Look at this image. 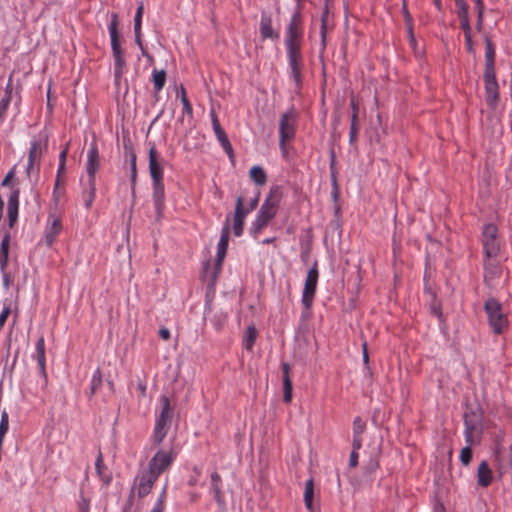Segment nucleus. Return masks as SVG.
Masks as SVG:
<instances>
[{
  "instance_id": "obj_1",
  "label": "nucleus",
  "mask_w": 512,
  "mask_h": 512,
  "mask_svg": "<svg viewBox=\"0 0 512 512\" xmlns=\"http://www.w3.org/2000/svg\"><path fill=\"white\" fill-rule=\"evenodd\" d=\"M303 38V28L301 14L296 10L292 15L290 22L286 29L285 46L287 50V57L291 69L292 78L299 86L302 79V54L301 42Z\"/></svg>"
},
{
  "instance_id": "obj_2",
  "label": "nucleus",
  "mask_w": 512,
  "mask_h": 512,
  "mask_svg": "<svg viewBox=\"0 0 512 512\" xmlns=\"http://www.w3.org/2000/svg\"><path fill=\"white\" fill-rule=\"evenodd\" d=\"M282 199V190L279 186L271 187L268 196L261 205L254 222L251 225L250 233L256 237L275 217L279 203Z\"/></svg>"
},
{
  "instance_id": "obj_3",
  "label": "nucleus",
  "mask_w": 512,
  "mask_h": 512,
  "mask_svg": "<svg viewBox=\"0 0 512 512\" xmlns=\"http://www.w3.org/2000/svg\"><path fill=\"white\" fill-rule=\"evenodd\" d=\"M230 215L227 216L226 221L223 225V228L221 230L220 239L217 245V255L214 263V268H210V263L207 261L204 264V273H203V280L207 283V287L210 291L214 290L218 275L220 273L222 263L224 261V258L226 256L227 248H228V242H229V235H230Z\"/></svg>"
},
{
  "instance_id": "obj_4",
  "label": "nucleus",
  "mask_w": 512,
  "mask_h": 512,
  "mask_svg": "<svg viewBox=\"0 0 512 512\" xmlns=\"http://www.w3.org/2000/svg\"><path fill=\"white\" fill-rule=\"evenodd\" d=\"M109 34L111 38V48L114 58V76L118 80L123 72L126 65L124 59V53L120 45V37L118 32V15L113 13L109 24Z\"/></svg>"
},
{
  "instance_id": "obj_5",
  "label": "nucleus",
  "mask_w": 512,
  "mask_h": 512,
  "mask_svg": "<svg viewBox=\"0 0 512 512\" xmlns=\"http://www.w3.org/2000/svg\"><path fill=\"white\" fill-rule=\"evenodd\" d=\"M489 326L495 334H502L508 327V320L502 304L495 298H489L484 304Z\"/></svg>"
},
{
  "instance_id": "obj_6",
  "label": "nucleus",
  "mask_w": 512,
  "mask_h": 512,
  "mask_svg": "<svg viewBox=\"0 0 512 512\" xmlns=\"http://www.w3.org/2000/svg\"><path fill=\"white\" fill-rule=\"evenodd\" d=\"M162 409L158 416L153 432V443L159 445L166 437L173 416L170 400L167 396H161Z\"/></svg>"
},
{
  "instance_id": "obj_7",
  "label": "nucleus",
  "mask_w": 512,
  "mask_h": 512,
  "mask_svg": "<svg viewBox=\"0 0 512 512\" xmlns=\"http://www.w3.org/2000/svg\"><path fill=\"white\" fill-rule=\"evenodd\" d=\"M297 113L291 108L280 117L279 121V146L285 149V144L291 141L296 134Z\"/></svg>"
},
{
  "instance_id": "obj_8",
  "label": "nucleus",
  "mask_w": 512,
  "mask_h": 512,
  "mask_svg": "<svg viewBox=\"0 0 512 512\" xmlns=\"http://www.w3.org/2000/svg\"><path fill=\"white\" fill-rule=\"evenodd\" d=\"M482 245L487 259L496 258L500 252L498 229L496 225L485 224L482 230Z\"/></svg>"
},
{
  "instance_id": "obj_9",
  "label": "nucleus",
  "mask_w": 512,
  "mask_h": 512,
  "mask_svg": "<svg viewBox=\"0 0 512 512\" xmlns=\"http://www.w3.org/2000/svg\"><path fill=\"white\" fill-rule=\"evenodd\" d=\"M482 412L479 408H467L464 413V436L466 442L471 445L473 443L474 432L482 427Z\"/></svg>"
},
{
  "instance_id": "obj_10",
  "label": "nucleus",
  "mask_w": 512,
  "mask_h": 512,
  "mask_svg": "<svg viewBox=\"0 0 512 512\" xmlns=\"http://www.w3.org/2000/svg\"><path fill=\"white\" fill-rule=\"evenodd\" d=\"M319 272L317 268V263H315L310 270L308 271L303 293H302V304L305 309H310L314 300V296L316 293V287L318 282Z\"/></svg>"
},
{
  "instance_id": "obj_11",
  "label": "nucleus",
  "mask_w": 512,
  "mask_h": 512,
  "mask_svg": "<svg viewBox=\"0 0 512 512\" xmlns=\"http://www.w3.org/2000/svg\"><path fill=\"white\" fill-rule=\"evenodd\" d=\"M176 454L173 450L168 452L158 451L149 461L148 470L159 477L173 462Z\"/></svg>"
},
{
  "instance_id": "obj_12",
  "label": "nucleus",
  "mask_w": 512,
  "mask_h": 512,
  "mask_svg": "<svg viewBox=\"0 0 512 512\" xmlns=\"http://www.w3.org/2000/svg\"><path fill=\"white\" fill-rule=\"evenodd\" d=\"M485 93L487 104L491 108H496L499 100V86L496 80L495 71H484Z\"/></svg>"
},
{
  "instance_id": "obj_13",
  "label": "nucleus",
  "mask_w": 512,
  "mask_h": 512,
  "mask_svg": "<svg viewBox=\"0 0 512 512\" xmlns=\"http://www.w3.org/2000/svg\"><path fill=\"white\" fill-rule=\"evenodd\" d=\"M247 214V210H245L244 206V196H238L232 218V229L236 237H240L243 234L244 220Z\"/></svg>"
},
{
  "instance_id": "obj_14",
  "label": "nucleus",
  "mask_w": 512,
  "mask_h": 512,
  "mask_svg": "<svg viewBox=\"0 0 512 512\" xmlns=\"http://www.w3.org/2000/svg\"><path fill=\"white\" fill-rule=\"evenodd\" d=\"M163 159L157 152L155 145H152L149 149V172L152 181L163 180L164 169Z\"/></svg>"
},
{
  "instance_id": "obj_15",
  "label": "nucleus",
  "mask_w": 512,
  "mask_h": 512,
  "mask_svg": "<svg viewBox=\"0 0 512 512\" xmlns=\"http://www.w3.org/2000/svg\"><path fill=\"white\" fill-rule=\"evenodd\" d=\"M48 145L47 135L40 134L36 139L31 141V146L28 152V161L38 163L42 154L46 151Z\"/></svg>"
},
{
  "instance_id": "obj_16",
  "label": "nucleus",
  "mask_w": 512,
  "mask_h": 512,
  "mask_svg": "<svg viewBox=\"0 0 512 512\" xmlns=\"http://www.w3.org/2000/svg\"><path fill=\"white\" fill-rule=\"evenodd\" d=\"M152 187L156 216L159 219L162 216L165 202V190L163 180L152 181Z\"/></svg>"
},
{
  "instance_id": "obj_17",
  "label": "nucleus",
  "mask_w": 512,
  "mask_h": 512,
  "mask_svg": "<svg viewBox=\"0 0 512 512\" xmlns=\"http://www.w3.org/2000/svg\"><path fill=\"white\" fill-rule=\"evenodd\" d=\"M19 196L20 190L14 189L8 198L7 215L10 228H13L18 219Z\"/></svg>"
},
{
  "instance_id": "obj_18",
  "label": "nucleus",
  "mask_w": 512,
  "mask_h": 512,
  "mask_svg": "<svg viewBox=\"0 0 512 512\" xmlns=\"http://www.w3.org/2000/svg\"><path fill=\"white\" fill-rule=\"evenodd\" d=\"M158 477L151 473L149 470L144 472L139 477V483L137 487V494L140 498L145 497L148 495L154 485V483L157 481Z\"/></svg>"
},
{
  "instance_id": "obj_19",
  "label": "nucleus",
  "mask_w": 512,
  "mask_h": 512,
  "mask_svg": "<svg viewBox=\"0 0 512 512\" xmlns=\"http://www.w3.org/2000/svg\"><path fill=\"white\" fill-rule=\"evenodd\" d=\"M100 159L96 143H93L87 153V173L88 179H95V174L99 168Z\"/></svg>"
},
{
  "instance_id": "obj_20",
  "label": "nucleus",
  "mask_w": 512,
  "mask_h": 512,
  "mask_svg": "<svg viewBox=\"0 0 512 512\" xmlns=\"http://www.w3.org/2000/svg\"><path fill=\"white\" fill-rule=\"evenodd\" d=\"M494 466L499 474V477H502L504 474L512 471V457L511 455L504 454L497 450L495 452Z\"/></svg>"
},
{
  "instance_id": "obj_21",
  "label": "nucleus",
  "mask_w": 512,
  "mask_h": 512,
  "mask_svg": "<svg viewBox=\"0 0 512 512\" xmlns=\"http://www.w3.org/2000/svg\"><path fill=\"white\" fill-rule=\"evenodd\" d=\"M62 229V224L59 218L54 215L49 216V223L45 231V243L47 246H51L55 241L57 235Z\"/></svg>"
},
{
  "instance_id": "obj_22",
  "label": "nucleus",
  "mask_w": 512,
  "mask_h": 512,
  "mask_svg": "<svg viewBox=\"0 0 512 512\" xmlns=\"http://www.w3.org/2000/svg\"><path fill=\"white\" fill-rule=\"evenodd\" d=\"M45 340L44 337L41 336L38 338L35 345V354L33 358L36 360L40 374L43 377H46V356H45Z\"/></svg>"
},
{
  "instance_id": "obj_23",
  "label": "nucleus",
  "mask_w": 512,
  "mask_h": 512,
  "mask_svg": "<svg viewBox=\"0 0 512 512\" xmlns=\"http://www.w3.org/2000/svg\"><path fill=\"white\" fill-rule=\"evenodd\" d=\"M283 381V400L290 403L292 400V381L290 378V365L286 362L281 364Z\"/></svg>"
},
{
  "instance_id": "obj_24",
  "label": "nucleus",
  "mask_w": 512,
  "mask_h": 512,
  "mask_svg": "<svg viewBox=\"0 0 512 512\" xmlns=\"http://www.w3.org/2000/svg\"><path fill=\"white\" fill-rule=\"evenodd\" d=\"M492 471L487 461H482L477 469V483L481 487H488L492 482Z\"/></svg>"
},
{
  "instance_id": "obj_25",
  "label": "nucleus",
  "mask_w": 512,
  "mask_h": 512,
  "mask_svg": "<svg viewBox=\"0 0 512 512\" xmlns=\"http://www.w3.org/2000/svg\"><path fill=\"white\" fill-rule=\"evenodd\" d=\"M260 34L263 39H278L279 34L272 28V19L266 13H262L260 20Z\"/></svg>"
},
{
  "instance_id": "obj_26",
  "label": "nucleus",
  "mask_w": 512,
  "mask_h": 512,
  "mask_svg": "<svg viewBox=\"0 0 512 512\" xmlns=\"http://www.w3.org/2000/svg\"><path fill=\"white\" fill-rule=\"evenodd\" d=\"M455 5L457 7V14L460 18V26L462 30H469L471 28L469 16H468V10L469 6L466 3L465 0H454Z\"/></svg>"
},
{
  "instance_id": "obj_27",
  "label": "nucleus",
  "mask_w": 512,
  "mask_h": 512,
  "mask_svg": "<svg viewBox=\"0 0 512 512\" xmlns=\"http://www.w3.org/2000/svg\"><path fill=\"white\" fill-rule=\"evenodd\" d=\"M124 147H125V150L129 154L130 170H131V173H130L131 191H132V195L134 196L135 195L136 182H137V165H136V159L137 158H136L135 152L133 151V149H132V147L130 145L125 143Z\"/></svg>"
},
{
  "instance_id": "obj_28",
  "label": "nucleus",
  "mask_w": 512,
  "mask_h": 512,
  "mask_svg": "<svg viewBox=\"0 0 512 512\" xmlns=\"http://www.w3.org/2000/svg\"><path fill=\"white\" fill-rule=\"evenodd\" d=\"M10 233H6L1 241L0 245V269L5 272L9 261V247H10Z\"/></svg>"
},
{
  "instance_id": "obj_29",
  "label": "nucleus",
  "mask_w": 512,
  "mask_h": 512,
  "mask_svg": "<svg viewBox=\"0 0 512 512\" xmlns=\"http://www.w3.org/2000/svg\"><path fill=\"white\" fill-rule=\"evenodd\" d=\"M495 71V49L489 38L485 39V69Z\"/></svg>"
},
{
  "instance_id": "obj_30",
  "label": "nucleus",
  "mask_w": 512,
  "mask_h": 512,
  "mask_svg": "<svg viewBox=\"0 0 512 512\" xmlns=\"http://www.w3.org/2000/svg\"><path fill=\"white\" fill-rule=\"evenodd\" d=\"M484 279L486 282H489L493 280L500 272V268L498 266V263L496 261V258L493 259H487V261L484 262Z\"/></svg>"
},
{
  "instance_id": "obj_31",
  "label": "nucleus",
  "mask_w": 512,
  "mask_h": 512,
  "mask_svg": "<svg viewBox=\"0 0 512 512\" xmlns=\"http://www.w3.org/2000/svg\"><path fill=\"white\" fill-rule=\"evenodd\" d=\"M216 137H217V140L219 141V143L221 144L222 148L224 149V151L227 153V155L229 156L230 159L233 158L234 156V151H233V147L228 139V136L227 134L225 133L224 129H219L217 130L216 132H214Z\"/></svg>"
},
{
  "instance_id": "obj_32",
  "label": "nucleus",
  "mask_w": 512,
  "mask_h": 512,
  "mask_svg": "<svg viewBox=\"0 0 512 512\" xmlns=\"http://www.w3.org/2000/svg\"><path fill=\"white\" fill-rule=\"evenodd\" d=\"M88 188L83 191V198L85 201V207L90 209L95 199L96 184L95 179H88Z\"/></svg>"
},
{
  "instance_id": "obj_33",
  "label": "nucleus",
  "mask_w": 512,
  "mask_h": 512,
  "mask_svg": "<svg viewBox=\"0 0 512 512\" xmlns=\"http://www.w3.org/2000/svg\"><path fill=\"white\" fill-rule=\"evenodd\" d=\"M313 495H314V482L313 479L310 478L305 483L304 489V503L308 510L312 511L313 509Z\"/></svg>"
},
{
  "instance_id": "obj_34",
  "label": "nucleus",
  "mask_w": 512,
  "mask_h": 512,
  "mask_svg": "<svg viewBox=\"0 0 512 512\" xmlns=\"http://www.w3.org/2000/svg\"><path fill=\"white\" fill-rule=\"evenodd\" d=\"M250 177L257 186H263L267 181L266 173L260 166H253L250 169Z\"/></svg>"
},
{
  "instance_id": "obj_35",
  "label": "nucleus",
  "mask_w": 512,
  "mask_h": 512,
  "mask_svg": "<svg viewBox=\"0 0 512 512\" xmlns=\"http://www.w3.org/2000/svg\"><path fill=\"white\" fill-rule=\"evenodd\" d=\"M256 337H257L256 328L253 325L248 326L245 336H244V339H243V347L246 350L251 351L253 349L254 343L256 341Z\"/></svg>"
},
{
  "instance_id": "obj_36",
  "label": "nucleus",
  "mask_w": 512,
  "mask_h": 512,
  "mask_svg": "<svg viewBox=\"0 0 512 512\" xmlns=\"http://www.w3.org/2000/svg\"><path fill=\"white\" fill-rule=\"evenodd\" d=\"M153 78V84H154V90L156 93L160 92L166 82V72L165 70H153L152 73Z\"/></svg>"
},
{
  "instance_id": "obj_37",
  "label": "nucleus",
  "mask_w": 512,
  "mask_h": 512,
  "mask_svg": "<svg viewBox=\"0 0 512 512\" xmlns=\"http://www.w3.org/2000/svg\"><path fill=\"white\" fill-rule=\"evenodd\" d=\"M334 166V155L332 154V160H331V183H332V191L331 196L334 200V202H337L340 197V190L337 183V176L336 171L333 169Z\"/></svg>"
},
{
  "instance_id": "obj_38",
  "label": "nucleus",
  "mask_w": 512,
  "mask_h": 512,
  "mask_svg": "<svg viewBox=\"0 0 512 512\" xmlns=\"http://www.w3.org/2000/svg\"><path fill=\"white\" fill-rule=\"evenodd\" d=\"M179 96H180V99H181V102L183 105V113L192 117V114H193L192 105L190 104V102L187 98L186 90L182 84L180 85V88H179Z\"/></svg>"
},
{
  "instance_id": "obj_39",
  "label": "nucleus",
  "mask_w": 512,
  "mask_h": 512,
  "mask_svg": "<svg viewBox=\"0 0 512 512\" xmlns=\"http://www.w3.org/2000/svg\"><path fill=\"white\" fill-rule=\"evenodd\" d=\"M95 467H96V472L99 475V477L102 479V481L106 485H108L110 483V481H111V477L103 475L104 463H103V456H102L101 452H99V454L97 456V459H96V462H95Z\"/></svg>"
},
{
  "instance_id": "obj_40",
  "label": "nucleus",
  "mask_w": 512,
  "mask_h": 512,
  "mask_svg": "<svg viewBox=\"0 0 512 512\" xmlns=\"http://www.w3.org/2000/svg\"><path fill=\"white\" fill-rule=\"evenodd\" d=\"M9 429V415L4 410L1 413V419H0V444H3L5 434L7 433Z\"/></svg>"
},
{
  "instance_id": "obj_41",
  "label": "nucleus",
  "mask_w": 512,
  "mask_h": 512,
  "mask_svg": "<svg viewBox=\"0 0 512 512\" xmlns=\"http://www.w3.org/2000/svg\"><path fill=\"white\" fill-rule=\"evenodd\" d=\"M102 384V373L99 368L94 372L91 379L90 394L93 395Z\"/></svg>"
},
{
  "instance_id": "obj_42",
  "label": "nucleus",
  "mask_w": 512,
  "mask_h": 512,
  "mask_svg": "<svg viewBox=\"0 0 512 512\" xmlns=\"http://www.w3.org/2000/svg\"><path fill=\"white\" fill-rule=\"evenodd\" d=\"M227 315L223 312H217L213 315V317L210 319L211 323L213 324L214 328L216 330H221L225 321H226Z\"/></svg>"
},
{
  "instance_id": "obj_43",
  "label": "nucleus",
  "mask_w": 512,
  "mask_h": 512,
  "mask_svg": "<svg viewBox=\"0 0 512 512\" xmlns=\"http://www.w3.org/2000/svg\"><path fill=\"white\" fill-rule=\"evenodd\" d=\"M358 125H357V119L355 115H351V124H350V133H349V143L351 145L355 144L357 140L358 135Z\"/></svg>"
},
{
  "instance_id": "obj_44",
  "label": "nucleus",
  "mask_w": 512,
  "mask_h": 512,
  "mask_svg": "<svg viewBox=\"0 0 512 512\" xmlns=\"http://www.w3.org/2000/svg\"><path fill=\"white\" fill-rule=\"evenodd\" d=\"M365 429L366 423L360 417H356L353 421V436H362Z\"/></svg>"
},
{
  "instance_id": "obj_45",
  "label": "nucleus",
  "mask_w": 512,
  "mask_h": 512,
  "mask_svg": "<svg viewBox=\"0 0 512 512\" xmlns=\"http://www.w3.org/2000/svg\"><path fill=\"white\" fill-rule=\"evenodd\" d=\"M260 199V191L257 188H254L252 191V197L249 200L248 207H245V210H247V213L253 211L259 203Z\"/></svg>"
},
{
  "instance_id": "obj_46",
  "label": "nucleus",
  "mask_w": 512,
  "mask_h": 512,
  "mask_svg": "<svg viewBox=\"0 0 512 512\" xmlns=\"http://www.w3.org/2000/svg\"><path fill=\"white\" fill-rule=\"evenodd\" d=\"M143 11L144 5L140 3L134 16V30H141Z\"/></svg>"
},
{
  "instance_id": "obj_47",
  "label": "nucleus",
  "mask_w": 512,
  "mask_h": 512,
  "mask_svg": "<svg viewBox=\"0 0 512 512\" xmlns=\"http://www.w3.org/2000/svg\"><path fill=\"white\" fill-rule=\"evenodd\" d=\"M472 460V450L470 446L462 448L460 452V461L463 465L467 466Z\"/></svg>"
},
{
  "instance_id": "obj_48",
  "label": "nucleus",
  "mask_w": 512,
  "mask_h": 512,
  "mask_svg": "<svg viewBox=\"0 0 512 512\" xmlns=\"http://www.w3.org/2000/svg\"><path fill=\"white\" fill-rule=\"evenodd\" d=\"M463 31H464V37H465L466 50L468 53L473 54V53H475V49H474V44L472 41L471 28H469V30H463Z\"/></svg>"
},
{
  "instance_id": "obj_49",
  "label": "nucleus",
  "mask_w": 512,
  "mask_h": 512,
  "mask_svg": "<svg viewBox=\"0 0 512 512\" xmlns=\"http://www.w3.org/2000/svg\"><path fill=\"white\" fill-rule=\"evenodd\" d=\"M79 512H90V500L85 498L83 491H80V500L78 502Z\"/></svg>"
},
{
  "instance_id": "obj_50",
  "label": "nucleus",
  "mask_w": 512,
  "mask_h": 512,
  "mask_svg": "<svg viewBox=\"0 0 512 512\" xmlns=\"http://www.w3.org/2000/svg\"><path fill=\"white\" fill-rule=\"evenodd\" d=\"M402 12H403V15H404L406 26H412L413 25V19H412L411 14L408 11L407 4H406L405 0H403Z\"/></svg>"
},
{
  "instance_id": "obj_51",
  "label": "nucleus",
  "mask_w": 512,
  "mask_h": 512,
  "mask_svg": "<svg viewBox=\"0 0 512 512\" xmlns=\"http://www.w3.org/2000/svg\"><path fill=\"white\" fill-rule=\"evenodd\" d=\"M134 34H135V42L139 46L143 56L149 57L148 53L146 52V50L143 46L142 40H141V30H134Z\"/></svg>"
},
{
  "instance_id": "obj_52",
  "label": "nucleus",
  "mask_w": 512,
  "mask_h": 512,
  "mask_svg": "<svg viewBox=\"0 0 512 512\" xmlns=\"http://www.w3.org/2000/svg\"><path fill=\"white\" fill-rule=\"evenodd\" d=\"M326 32H327V15L325 13L321 18V37H322L323 46H325Z\"/></svg>"
},
{
  "instance_id": "obj_53",
  "label": "nucleus",
  "mask_w": 512,
  "mask_h": 512,
  "mask_svg": "<svg viewBox=\"0 0 512 512\" xmlns=\"http://www.w3.org/2000/svg\"><path fill=\"white\" fill-rule=\"evenodd\" d=\"M210 117H211V121H212L213 131L216 132L217 130L222 129L220 122L218 120L217 114L215 113L214 110L210 111Z\"/></svg>"
},
{
  "instance_id": "obj_54",
  "label": "nucleus",
  "mask_w": 512,
  "mask_h": 512,
  "mask_svg": "<svg viewBox=\"0 0 512 512\" xmlns=\"http://www.w3.org/2000/svg\"><path fill=\"white\" fill-rule=\"evenodd\" d=\"M210 117H211V121H212L213 131L216 132L217 130L222 129L220 122L218 120L217 114L215 113L214 110L210 111Z\"/></svg>"
},
{
  "instance_id": "obj_55",
  "label": "nucleus",
  "mask_w": 512,
  "mask_h": 512,
  "mask_svg": "<svg viewBox=\"0 0 512 512\" xmlns=\"http://www.w3.org/2000/svg\"><path fill=\"white\" fill-rule=\"evenodd\" d=\"M214 499L219 506L224 505V497L221 488L213 489Z\"/></svg>"
},
{
  "instance_id": "obj_56",
  "label": "nucleus",
  "mask_w": 512,
  "mask_h": 512,
  "mask_svg": "<svg viewBox=\"0 0 512 512\" xmlns=\"http://www.w3.org/2000/svg\"><path fill=\"white\" fill-rule=\"evenodd\" d=\"M220 483H221V477L220 475L217 473V472H213L211 474V486H212V490L213 489H216V488H221L220 487Z\"/></svg>"
},
{
  "instance_id": "obj_57",
  "label": "nucleus",
  "mask_w": 512,
  "mask_h": 512,
  "mask_svg": "<svg viewBox=\"0 0 512 512\" xmlns=\"http://www.w3.org/2000/svg\"><path fill=\"white\" fill-rule=\"evenodd\" d=\"M10 99L9 97H3L0 101V115L4 117L8 107H9V104H10Z\"/></svg>"
},
{
  "instance_id": "obj_58",
  "label": "nucleus",
  "mask_w": 512,
  "mask_h": 512,
  "mask_svg": "<svg viewBox=\"0 0 512 512\" xmlns=\"http://www.w3.org/2000/svg\"><path fill=\"white\" fill-rule=\"evenodd\" d=\"M9 314H10V308L4 307L2 312L0 313V330L4 326Z\"/></svg>"
},
{
  "instance_id": "obj_59",
  "label": "nucleus",
  "mask_w": 512,
  "mask_h": 512,
  "mask_svg": "<svg viewBox=\"0 0 512 512\" xmlns=\"http://www.w3.org/2000/svg\"><path fill=\"white\" fill-rule=\"evenodd\" d=\"M362 447V436H353L352 451L358 452Z\"/></svg>"
},
{
  "instance_id": "obj_60",
  "label": "nucleus",
  "mask_w": 512,
  "mask_h": 512,
  "mask_svg": "<svg viewBox=\"0 0 512 512\" xmlns=\"http://www.w3.org/2000/svg\"><path fill=\"white\" fill-rule=\"evenodd\" d=\"M15 176V168H12L7 174L6 176L4 177L1 185L2 186H7L9 185V182L14 178Z\"/></svg>"
},
{
  "instance_id": "obj_61",
  "label": "nucleus",
  "mask_w": 512,
  "mask_h": 512,
  "mask_svg": "<svg viewBox=\"0 0 512 512\" xmlns=\"http://www.w3.org/2000/svg\"><path fill=\"white\" fill-rule=\"evenodd\" d=\"M358 452L356 451H351V454H350V458H349V466L350 467H356L357 464H358Z\"/></svg>"
},
{
  "instance_id": "obj_62",
  "label": "nucleus",
  "mask_w": 512,
  "mask_h": 512,
  "mask_svg": "<svg viewBox=\"0 0 512 512\" xmlns=\"http://www.w3.org/2000/svg\"><path fill=\"white\" fill-rule=\"evenodd\" d=\"M12 91H13V84H12V78L10 77L8 80V83L5 87V96L4 97H9V99L11 100Z\"/></svg>"
},
{
  "instance_id": "obj_63",
  "label": "nucleus",
  "mask_w": 512,
  "mask_h": 512,
  "mask_svg": "<svg viewBox=\"0 0 512 512\" xmlns=\"http://www.w3.org/2000/svg\"><path fill=\"white\" fill-rule=\"evenodd\" d=\"M350 107H351V110H352V115H355L356 119H357L358 118L359 108H358V104L356 103L354 97H352L351 100H350Z\"/></svg>"
},
{
  "instance_id": "obj_64",
  "label": "nucleus",
  "mask_w": 512,
  "mask_h": 512,
  "mask_svg": "<svg viewBox=\"0 0 512 512\" xmlns=\"http://www.w3.org/2000/svg\"><path fill=\"white\" fill-rule=\"evenodd\" d=\"M166 497H167L166 486H164L156 503L165 505Z\"/></svg>"
}]
</instances>
